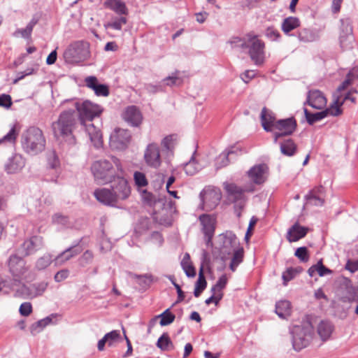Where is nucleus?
I'll return each instance as SVG.
<instances>
[{
	"instance_id": "nucleus-21",
	"label": "nucleus",
	"mask_w": 358,
	"mask_h": 358,
	"mask_svg": "<svg viewBox=\"0 0 358 358\" xmlns=\"http://www.w3.org/2000/svg\"><path fill=\"white\" fill-rule=\"evenodd\" d=\"M94 196L100 203L106 206H115L118 203L112 189L109 188H98L94 190Z\"/></svg>"
},
{
	"instance_id": "nucleus-50",
	"label": "nucleus",
	"mask_w": 358,
	"mask_h": 358,
	"mask_svg": "<svg viewBox=\"0 0 358 358\" xmlns=\"http://www.w3.org/2000/svg\"><path fill=\"white\" fill-rule=\"evenodd\" d=\"M52 262V256L50 254H45L38 258L36 262V268L38 270H43L48 267Z\"/></svg>"
},
{
	"instance_id": "nucleus-25",
	"label": "nucleus",
	"mask_w": 358,
	"mask_h": 358,
	"mask_svg": "<svg viewBox=\"0 0 358 358\" xmlns=\"http://www.w3.org/2000/svg\"><path fill=\"white\" fill-rule=\"evenodd\" d=\"M87 87L94 90L96 96H107L109 94V89L106 85L99 84L95 76H88L85 79Z\"/></svg>"
},
{
	"instance_id": "nucleus-14",
	"label": "nucleus",
	"mask_w": 358,
	"mask_h": 358,
	"mask_svg": "<svg viewBox=\"0 0 358 358\" xmlns=\"http://www.w3.org/2000/svg\"><path fill=\"white\" fill-rule=\"evenodd\" d=\"M341 24L339 34L340 45L343 50H349L352 48L354 42L351 22L348 18L341 19Z\"/></svg>"
},
{
	"instance_id": "nucleus-64",
	"label": "nucleus",
	"mask_w": 358,
	"mask_h": 358,
	"mask_svg": "<svg viewBox=\"0 0 358 358\" xmlns=\"http://www.w3.org/2000/svg\"><path fill=\"white\" fill-rule=\"evenodd\" d=\"M19 312L21 315L27 317L29 316L32 312V306L29 302L22 303L19 308Z\"/></svg>"
},
{
	"instance_id": "nucleus-6",
	"label": "nucleus",
	"mask_w": 358,
	"mask_h": 358,
	"mask_svg": "<svg viewBox=\"0 0 358 358\" xmlns=\"http://www.w3.org/2000/svg\"><path fill=\"white\" fill-rule=\"evenodd\" d=\"M313 328L310 322H306L302 326H294L291 330L292 334V345L296 351L307 347L310 342Z\"/></svg>"
},
{
	"instance_id": "nucleus-34",
	"label": "nucleus",
	"mask_w": 358,
	"mask_h": 358,
	"mask_svg": "<svg viewBox=\"0 0 358 358\" xmlns=\"http://www.w3.org/2000/svg\"><path fill=\"white\" fill-rule=\"evenodd\" d=\"M275 313L282 319L287 318L291 314V303L289 301L282 300L275 304Z\"/></svg>"
},
{
	"instance_id": "nucleus-31",
	"label": "nucleus",
	"mask_w": 358,
	"mask_h": 358,
	"mask_svg": "<svg viewBox=\"0 0 358 358\" xmlns=\"http://www.w3.org/2000/svg\"><path fill=\"white\" fill-rule=\"evenodd\" d=\"M129 276L131 278L136 280V282L143 289H147L148 287H150L151 284L154 281L153 275L150 273H146L144 275H137L130 273Z\"/></svg>"
},
{
	"instance_id": "nucleus-38",
	"label": "nucleus",
	"mask_w": 358,
	"mask_h": 358,
	"mask_svg": "<svg viewBox=\"0 0 358 358\" xmlns=\"http://www.w3.org/2000/svg\"><path fill=\"white\" fill-rule=\"evenodd\" d=\"M176 144V136L171 134L165 136L161 141L162 150L167 155H172Z\"/></svg>"
},
{
	"instance_id": "nucleus-5",
	"label": "nucleus",
	"mask_w": 358,
	"mask_h": 358,
	"mask_svg": "<svg viewBox=\"0 0 358 358\" xmlns=\"http://www.w3.org/2000/svg\"><path fill=\"white\" fill-rule=\"evenodd\" d=\"M90 56V44L83 41H78L71 43L64 52V60L69 64H77L84 62Z\"/></svg>"
},
{
	"instance_id": "nucleus-59",
	"label": "nucleus",
	"mask_w": 358,
	"mask_h": 358,
	"mask_svg": "<svg viewBox=\"0 0 358 358\" xmlns=\"http://www.w3.org/2000/svg\"><path fill=\"white\" fill-rule=\"evenodd\" d=\"M94 255L90 250L85 251L81 257L79 259L80 265L83 267L86 266L87 264L92 263Z\"/></svg>"
},
{
	"instance_id": "nucleus-40",
	"label": "nucleus",
	"mask_w": 358,
	"mask_h": 358,
	"mask_svg": "<svg viewBox=\"0 0 358 358\" xmlns=\"http://www.w3.org/2000/svg\"><path fill=\"white\" fill-rule=\"evenodd\" d=\"M232 258L229 264L230 269L234 272L238 266L243 262L244 257V250L242 247H238L232 252Z\"/></svg>"
},
{
	"instance_id": "nucleus-32",
	"label": "nucleus",
	"mask_w": 358,
	"mask_h": 358,
	"mask_svg": "<svg viewBox=\"0 0 358 358\" xmlns=\"http://www.w3.org/2000/svg\"><path fill=\"white\" fill-rule=\"evenodd\" d=\"M106 5L118 15H127L128 14V8L122 0H109L106 2Z\"/></svg>"
},
{
	"instance_id": "nucleus-2",
	"label": "nucleus",
	"mask_w": 358,
	"mask_h": 358,
	"mask_svg": "<svg viewBox=\"0 0 358 358\" xmlns=\"http://www.w3.org/2000/svg\"><path fill=\"white\" fill-rule=\"evenodd\" d=\"M77 123V115L72 110H64L60 113L58 119L52 124L54 136L62 138L70 145L76 143L73 131Z\"/></svg>"
},
{
	"instance_id": "nucleus-36",
	"label": "nucleus",
	"mask_w": 358,
	"mask_h": 358,
	"mask_svg": "<svg viewBox=\"0 0 358 358\" xmlns=\"http://www.w3.org/2000/svg\"><path fill=\"white\" fill-rule=\"evenodd\" d=\"M38 20L36 18L31 19L24 29H17L15 30L13 36L14 37L21 36L23 38L29 39L31 38V35L34 29V27L37 24Z\"/></svg>"
},
{
	"instance_id": "nucleus-56",
	"label": "nucleus",
	"mask_w": 358,
	"mask_h": 358,
	"mask_svg": "<svg viewBox=\"0 0 358 358\" xmlns=\"http://www.w3.org/2000/svg\"><path fill=\"white\" fill-rule=\"evenodd\" d=\"M31 285H23L15 292V296L23 299H32L31 294Z\"/></svg>"
},
{
	"instance_id": "nucleus-11",
	"label": "nucleus",
	"mask_w": 358,
	"mask_h": 358,
	"mask_svg": "<svg viewBox=\"0 0 358 358\" xmlns=\"http://www.w3.org/2000/svg\"><path fill=\"white\" fill-rule=\"evenodd\" d=\"M143 160L145 164L150 168L157 169L162 163L160 148L155 142L148 143L143 152Z\"/></svg>"
},
{
	"instance_id": "nucleus-15",
	"label": "nucleus",
	"mask_w": 358,
	"mask_h": 358,
	"mask_svg": "<svg viewBox=\"0 0 358 358\" xmlns=\"http://www.w3.org/2000/svg\"><path fill=\"white\" fill-rule=\"evenodd\" d=\"M338 292L341 301L343 302L351 303L358 301V292L352 285V281L347 278H342Z\"/></svg>"
},
{
	"instance_id": "nucleus-9",
	"label": "nucleus",
	"mask_w": 358,
	"mask_h": 358,
	"mask_svg": "<svg viewBox=\"0 0 358 358\" xmlns=\"http://www.w3.org/2000/svg\"><path fill=\"white\" fill-rule=\"evenodd\" d=\"M224 188L227 192L229 201L234 203L236 208H238V215L239 216L246 201L245 192H253L255 190L253 186L250 185L248 187L243 188L234 183H230L227 184Z\"/></svg>"
},
{
	"instance_id": "nucleus-42",
	"label": "nucleus",
	"mask_w": 358,
	"mask_h": 358,
	"mask_svg": "<svg viewBox=\"0 0 358 358\" xmlns=\"http://www.w3.org/2000/svg\"><path fill=\"white\" fill-rule=\"evenodd\" d=\"M206 287V280L203 273V266L200 268L199 278L195 285L194 295L199 297Z\"/></svg>"
},
{
	"instance_id": "nucleus-39",
	"label": "nucleus",
	"mask_w": 358,
	"mask_h": 358,
	"mask_svg": "<svg viewBox=\"0 0 358 358\" xmlns=\"http://www.w3.org/2000/svg\"><path fill=\"white\" fill-rule=\"evenodd\" d=\"M296 148V143L291 138L285 140L280 145L281 153L288 157L293 156L295 154Z\"/></svg>"
},
{
	"instance_id": "nucleus-13",
	"label": "nucleus",
	"mask_w": 358,
	"mask_h": 358,
	"mask_svg": "<svg viewBox=\"0 0 358 358\" xmlns=\"http://www.w3.org/2000/svg\"><path fill=\"white\" fill-rule=\"evenodd\" d=\"M296 122L292 117L279 120L274 125L273 131H271L273 134L274 142L276 143L279 138L291 135L295 130Z\"/></svg>"
},
{
	"instance_id": "nucleus-4",
	"label": "nucleus",
	"mask_w": 358,
	"mask_h": 358,
	"mask_svg": "<svg viewBox=\"0 0 358 358\" xmlns=\"http://www.w3.org/2000/svg\"><path fill=\"white\" fill-rule=\"evenodd\" d=\"M219 241L220 246L213 249V254L223 261L227 259L234 250L240 247L238 238L232 231H227L220 234Z\"/></svg>"
},
{
	"instance_id": "nucleus-63",
	"label": "nucleus",
	"mask_w": 358,
	"mask_h": 358,
	"mask_svg": "<svg viewBox=\"0 0 358 358\" xmlns=\"http://www.w3.org/2000/svg\"><path fill=\"white\" fill-rule=\"evenodd\" d=\"M266 36L271 41H278L280 38V32L275 28L271 27L266 29Z\"/></svg>"
},
{
	"instance_id": "nucleus-19",
	"label": "nucleus",
	"mask_w": 358,
	"mask_h": 358,
	"mask_svg": "<svg viewBox=\"0 0 358 358\" xmlns=\"http://www.w3.org/2000/svg\"><path fill=\"white\" fill-rule=\"evenodd\" d=\"M199 220L202 225V231L206 237V243L207 245H212V238L215 232V220L213 217L203 214L199 216Z\"/></svg>"
},
{
	"instance_id": "nucleus-58",
	"label": "nucleus",
	"mask_w": 358,
	"mask_h": 358,
	"mask_svg": "<svg viewBox=\"0 0 358 358\" xmlns=\"http://www.w3.org/2000/svg\"><path fill=\"white\" fill-rule=\"evenodd\" d=\"M294 255L301 262H307L309 259L308 251L306 247H300L295 251Z\"/></svg>"
},
{
	"instance_id": "nucleus-16",
	"label": "nucleus",
	"mask_w": 358,
	"mask_h": 358,
	"mask_svg": "<svg viewBox=\"0 0 358 358\" xmlns=\"http://www.w3.org/2000/svg\"><path fill=\"white\" fill-rule=\"evenodd\" d=\"M8 266L14 277L18 279H25L27 278L28 268L24 260L21 257L15 255L10 256Z\"/></svg>"
},
{
	"instance_id": "nucleus-57",
	"label": "nucleus",
	"mask_w": 358,
	"mask_h": 358,
	"mask_svg": "<svg viewBox=\"0 0 358 358\" xmlns=\"http://www.w3.org/2000/svg\"><path fill=\"white\" fill-rule=\"evenodd\" d=\"M134 180L135 184L139 187H145L148 184L145 175L140 171L134 172Z\"/></svg>"
},
{
	"instance_id": "nucleus-49",
	"label": "nucleus",
	"mask_w": 358,
	"mask_h": 358,
	"mask_svg": "<svg viewBox=\"0 0 358 358\" xmlns=\"http://www.w3.org/2000/svg\"><path fill=\"white\" fill-rule=\"evenodd\" d=\"M157 345L162 350L173 348V344L166 333L163 334L158 339Z\"/></svg>"
},
{
	"instance_id": "nucleus-12",
	"label": "nucleus",
	"mask_w": 358,
	"mask_h": 358,
	"mask_svg": "<svg viewBox=\"0 0 358 358\" xmlns=\"http://www.w3.org/2000/svg\"><path fill=\"white\" fill-rule=\"evenodd\" d=\"M131 137V134L128 130L115 129L110 136V146L113 150H123L129 145Z\"/></svg>"
},
{
	"instance_id": "nucleus-60",
	"label": "nucleus",
	"mask_w": 358,
	"mask_h": 358,
	"mask_svg": "<svg viewBox=\"0 0 358 358\" xmlns=\"http://www.w3.org/2000/svg\"><path fill=\"white\" fill-rule=\"evenodd\" d=\"M298 273V271L296 268H287L285 272L282 273V280H283V284L285 285H287V283L292 280L296 275Z\"/></svg>"
},
{
	"instance_id": "nucleus-33",
	"label": "nucleus",
	"mask_w": 358,
	"mask_h": 358,
	"mask_svg": "<svg viewBox=\"0 0 358 358\" xmlns=\"http://www.w3.org/2000/svg\"><path fill=\"white\" fill-rule=\"evenodd\" d=\"M343 105V101H341V97L334 95L333 103L329 108L324 110V111L326 112V117L328 115L338 116L342 114L343 110L341 109V106Z\"/></svg>"
},
{
	"instance_id": "nucleus-27",
	"label": "nucleus",
	"mask_w": 358,
	"mask_h": 358,
	"mask_svg": "<svg viewBox=\"0 0 358 358\" xmlns=\"http://www.w3.org/2000/svg\"><path fill=\"white\" fill-rule=\"evenodd\" d=\"M85 128V131L87 133L91 142L93 143L94 146L96 148H99L101 147L103 141H102V134L101 131L96 128L94 124L89 122V123L85 122V124H81Z\"/></svg>"
},
{
	"instance_id": "nucleus-55",
	"label": "nucleus",
	"mask_w": 358,
	"mask_h": 358,
	"mask_svg": "<svg viewBox=\"0 0 358 358\" xmlns=\"http://www.w3.org/2000/svg\"><path fill=\"white\" fill-rule=\"evenodd\" d=\"M201 169L200 166L192 158L187 162L184 167L185 171L187 175L192 176L199 171Z\"/></svg>"
},
{
	"instance_id": "nucleus-48",
	"label": "nucleus",
	"mask_w": 358,
	"mask_h": 358,
	"mask_svg": "<svg viewBox=\"0 0 358 358\" xmlns=\"http://www.w3.org/2000/svg\"><path fill=\"white\" fill-rule=\"evenodd\" d=\"M303 111L306 120L309 124H313L315 122L326 117V112L324 110L315 113H311L308 110L307 108H304Z\"/></svg>"
},
{
	"instance_id": "nucleus-20",
	"label": "nucleus",
	"mask_w": 358,
	"mask_h": 358,
	"mask_svg": "<svg viewBox=\"0 0 358 358\" xmlns=\"http://www.w3.org/2000/svg\"><path fill=\"white\" fill-rule=\"evenodd\" d=\"M43 247V240L40 236H34L26 240L22 245V254L27 256L35 253Z\"/></svg>"
},
{
	"instance_id": "nucleus-28",
	"label": "nucleus",
	"mask_w": 358,
	"mask_h": 358,
	"mask_svg": "<svg viewBox=\"0 0 358 358\" xmlns=\"http://www.w3.org/2000/svg\"><path fill=\"white\" fill-rule=\"evenodd\" d=\"M82 251L83 248L81 246L74 245L69 247L55 257V264L57 265H62L66 262L81 253Z\"/></svg>"
},
{
	"instance_id": "nucleus-45",
	"label": "nucleus",
	"mask_w": 358,
	"mask_h": 358,
	"mask_svg": "<svg viewBox=\"0 0 358 358\" xmlns=\"http://www.w3.org/2000/svg\"><path fill=\"white\" fill-rule=\"evenodd\" d=\"M48 286V283L45 281L31 284V294L32 299L36 298L39 296H41L46 290Z\"/></svg>"
},
{
	"instance_id": "nucleus-1",
	"label": "nucleus",
	"mask_w": 358,
	"mask_h": 358,
	"mask_svg": "<svg viewBox=\"0 0 358 358\" xmlns=\"http://www.w3.org/2000/svg\"><path fill=\"white\" fill-rule=\"evenodd\" d=\"M91 172L97 183L105 185L115 180V177L124 173V169L119 158L110 156L94 161L91 165Z\"/></svg>"
},
{
	"instance_id": "nucleus-7",
	"label": "nucleus",
	"mask_w": 358,
	"mask_h": 358,
	"mask_svg": "<svg viewBox=\"0 0 358 358\" xmlns=\"http://www.w3.org/2000/svg\"><path fill=\"white\" fill-rule=\"evenodd\" d=\"M73 106L78 113L80 124L92 122L94 117H99L103 111V108L99 105L88 100L75 101H73Z\"/></svg>"
},
{
	"instance_id": "nucleus-43",
	"label": "nucleus",
	"mask_w": 358,
	"mask_h": 358,
	"mask_svg": "<svg viewBox=\"0 0 358 358\" xmlns=\"http://www.w3.org/2000/svg\"><path fill=\"white\" fill-rule=\"evenodd\" d=\"M189 259V254L186 253L181 261V266L186 275L193 278L196 275V271L194 266L191 264Z\"/></svg>"
},
{
	"instance_id": "nucleus-53",
	"label": "nucleus",
	"mask_w": 358,
	"mask_h": 358,
	"mask_svg": "<svg viewBox=\"0 0 358 358\" xmlns=\"http://www.w3.org/2000/svg\"><path fill=\"white\" fill-rule=\"evenodd\" d=\"M105 338H107V344L108 346H113L121 341L120 331L113 330L105 334Z\"/></svg>"
},
{
	"instance_id": "nucleus-10",
	"label": "nucleus",
	"mask_w": 358,
	"mask_h": 358,
	"mask_svg": "<svg viewBox=\"0 0 358 358\" xmlns=\"http://www.w3.org/2000/svg\"><path fill=\"white\" fill-rule=\"evenodd\" d=\"M200 198L201 201V208L206 211H210L213 210L218 205L222 195L218 189L207 187L200 193Z\"/></svg>"
},
{
	"instance_id": "nucleus-37",
	"label": "nucleus",
	"mask_w": 358,
	"mask_h": 358,
	"mask_svg": "<svg viewBox=\"0 0 358 358\" xmlns=\"http://www.w3.org/2000/svg\"><path fill=\"white\" fill-rule=\"evenodd\" d=\"M333 331V325L327 321H321L317 327V333L324 341L328 340Z\"/></svg>"
},
{
	"instance_id": "nucleus-8",
	"label": "nucleus",
	"mask_w": 358,
	"mask_h": 358,
	"mask_svg": "<svg viewBox=\"0 0 358 358\" xmlns=\"http://www.w3.org/2000/svg\"><path fill=\"white\" fill-rule=\"evenodd\" d=\"M247 48H249V55L256 65H261L265 58V44L254 33L247 34Z\"/></svg>"
},
{
	"instance_id": "nucleus-54",
	"label": "nucleus",
	"mask_w": 358,
	"mask_h": 358,
	"mask_svg": "<svg viewBox=\"0 0 358 358\" xmlns=\"http://www.w3.org/2000/svg\"><path fill=\"white\" fill-rule=\"evenodd\" d=\"M227 281L228 278L227 275L225 274H223L219 278L216 284L214 286H213V287L211 288V291H215L219 294H223L222 289L226 287Z\"/></svg>"
},
{
	"instance_id": "nucleus-44",
	"label": "nucleus",
	"mask_w": 358,
	"mask_h": 358,
	"mask_svg": "<svg viewBox=\"0 0 358 358\" xmlns=\"http://www.w3.org/2000/svg\"><path fill=\"white\" fill-rule=\"evenodd\" d=\"M235 151L231 148L228 151L221 153L215 159V166L217 169H221L227 166L229 163L228 157L229 155L234 154Z\"/></svg>"
},
{
	"instance_id": "nucleus-62",
	"label": "nucleus",
	"mask_w": 358,
	"mask_h": 358,
	"mask_svg": "<svg viewBox=\"0 0 358 358\" xmlns=\"http://www.w3.org/2000/svg\"><path fill=\"white\" fill-rule=\"evenodd\" d=\"M230 43L232 48H246V45L248 43L247 36L245 38H241L239 37L233 38L230 41Z\"/></svg>"
},
{
	"instance_id": "nucleus-18",
	"label": "nucleus",
	"mask_w": 358,
	"mask_h": 358,
	"mask_svg": "<svg viewBox=\"0 0 358 358\" xmlns=\"http://www.w3.org/2000/svg\"><path fill=\"white\" fill-rule=\"evenodd\" d=\"M268 168L265 164H259L251 167L247 172L250 180L255 185L264 183L268 176Z\"/></svg>"
},
{
	"instance_id": "nucleus-61",
	"label": "nucleus",
	"mask_w": 358,
	"mask_h": 358,
	"mask_svg": "<svg viewBox=\"0 0 358 358\" xmlns=\"http://www.w3.org/2000/svg\"><path fill=\"white\" fill-rule=\"evenodd\" d=\"M17 136V132L16 131L15 127H13L8 133L6 134L1 139H0V143L2 142H9L13 143Z\"/></svg>"
},
{
	"instance_id": "nucleus-29",
	"label": "nucleus",
	"mask_w": 358,
	"mask_h": 358,
	"mask_svg": "<svg viewBox=\"0 0 358 358\" xmlns=\"http://www.w3.org/2000/svg\"><path fill=\"white\" fill-rule=\"evenodd\" d=\"M308 231V228L302 227L296 222L288 229L287 238L289 242H296L305 237Z\"/></svg>"
},
{
	"instance_id": "nucleus-46",
	"label": "nucleus",
	"mask_w": 358,
	"mask_h": 358,
	"mask_svg": "<svg viewBox=\"0 0 358 358\" xmlns=\"http://www.w3.org/2000/svg\"><path fill=\"white\" fill-rule=\"evenodd\" d=\"M162 83L169 87L179 86L182 83V79L178 76V71H176L163 79Z\"/></svg>"
},
{
	"instance_id": "nucleus-26",
	"label": "nucleus",
	"mask_w": 358,
	"mask_h": 358,
	"mask_svg": "<svg viewBox=\"0 0 358 358\" xmlns=\"http://www.w3.org/2000/svg\"><path fill=\"white\" fill-rule=\"evenodd\" d=\"M25 160L22 155L15 154L8 159L5 164V170L8 173H15L24 166Z\"/></svg>"
},
{
	"instance_id": "nucleus-17",
	"label": "nucleus",
	"mask_w": 358,
	"mask_h": 358,
	"mask_svg": "<svg viewBox=\"0 0 358 358\" xmlns=\"http://www.w3.org/2000/svg\"><path fill=\"white\" fill-rule=\"evenodd\" d=\"M124 174L125 172L122 173L120 177H115V180H114L115 182L111 187V189L118 201L128 198L131 192L128 182L124 178Z\"/></svg>"
},
{
	"instance_id": "nucleus-3",
	"label": "nucleus",
	"mask_w": 358,
	"mask_h": 358,
	"mask_svg": "<svg viewBox=\"0 0 358 358\" xmlns=\"http://www.w3.org/2000/svg\"><path fill=\"white\" fill-rule=\"evenodd\" d=\"M21 143L25 152L36 155L45 150L46 141L41 129L30 127L22 133Z\"/></svg>"
},
{
	"instance_id": "nucleus-41",
	"label": "nucleus",
	"mask_w": 358,
	"mask_h": 358,
	"mask_svg": "<svg viewBox=\"0 0 358 358\" xmlns=\"http://www.w3.org/2000/svg\"><path fill=\"white\" fill-rule=\"evenodd\" d=\"M52 320V315L48 316L42 320L37 321L30 327V332L32 335L40 333L47 325L50 324Z\"/></svg>"
},
{
	"instance_id": "nucleus-22",
	"label": "nucleus",
	"mask_w": 358,
	"mask_h": 358,
	"mask_svg": "<svg viewBox=\"0 0 358 358\" xmlns=\"http://www.w3.org/2000/svg\"><path fill=\"white\" fill-rule=\"evenodd\" d=\"M325 191L322 186H317L305 196L308 205L322 206L324 203Z\"/></svg>"
},
{
	"instance_id": "nucleus-35",
	"label": "nucleus",
	"mask_w": 358,
	"mask_h": 358,
	"mask_svg": "<svg viewBox=\"0 0 358 358\" xmlns=\"http://www.w3.org/2000/svg\"><path fill=\"white\" fill-rule=\"evenodd\" d=\"M300 26V20L296 17H288L283 20L281 29L284 34L288 35L290 31Z\"/></svg>"
},
{
	"instance_id": "nucleus-24",
	"label": "nucleus",
	"mask_w": 358,
	"mask_h": 358,
	"mask_svg": "<svg viewBox=\"0 0 358 358\" xmlns=\"http://www.w3.org/2000/svg\"><path fill=\"white\" fill-rule=\"evenodd\" d=\"M327 102V99L321 91L313 90L308 92L306 103L312 108L322 109L326 107Z\"/></svg>"
},
{
	"instance_id": "nucleus-52",
	"label": "nucleus",
	"mask_w": 358,
	"mask_h": 358,
	"mask_svg": "<svg viewBox=\"0 0 358 358\" xmlns=\"http://www.w3.org/2000/svg\"><path fill=\"white\" fill-rule=\"evenodd\" d=\"M158 317L161 318L159 322L161 326H167L171 324L176 318L175 315L171 313L169 309H166L162 314L159 315Z\"/></svg>"
},
{
	"instance_id": "nucleus-51",
	"label": "nucleus",
	"mask_w": 358,
	"mask_h": 358,
	"mask_svg": "<svg viewBox=\"0 0 358 358\" xmlns=\"http://www.w3.org/2000/svg\"><path fill=\"white\" fill-rule=\"evenodd\" d=\"M127 22L125 17H115L110 22H108L105 27L106 28H112L115 30H121L122 26Z\"/></svg>"
},
{
	"instance_id": "nucleus-47",
	"label": "nucleus",
	"mask_w": 358,
	"mask_h": 358,
	"mask_svg": "<svg viewBox=\"0 0 358 358\" xmlns=\"http://www.w3.org/2000/svg\"><path fill=\"white\" fill-rule=\"evenodd\" d=\"M298 38L303 43L313 42L316 40V34L309 29H302L298 32Z\"/></svg>"
},
{
	"instance_id": "nucleus-30",
	"label": "nucleus",
	"mask_w": 358,
	"mask_h": 358,
	"mask_svg": "<svg viewBox=\"0 0 358 358\" xmlns=\"http://www.w3.org/2000/svg\"><path fill=\"white\" fill-rule=\"evenodd\" d=\"M261 121L264 129L271 132L273 131L274 125L278 120L273 113L264 107L261 113Z\"/></svg>"
},
{
	"instance_id": "nucleus-23",
	"label": "nucleus",
	"mask_w": 358,
	"mask_h": 358,
	"mask_svg": "<svg viewBox=\"0 0 358 358\" xmlns=\"http://www.w3.org/2000/svg\"><path fill=\"white\" fill-rule=\"evenodd\" d=\"M122 116L123 120L132 127L139 126L143 120L141 111L135 106L127 107Z\"/></svg>"
}]
</instances>
